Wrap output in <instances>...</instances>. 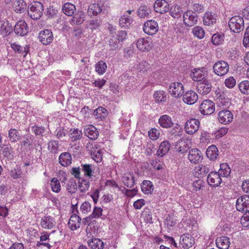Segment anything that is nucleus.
<instances>
[{"mask_svg":"<svg viewBox=\"0 0 249 249\" xmlns=\"http://www.w3.org/2000/svg\"><path fill=\"white\" fill-rule=\"evenodd\" d=\"M210 171V167L207 164H200L195 167L193 171L194 176L197 178L205 177Z\"/></svg>","mask_w":249,"mask_h":249,"instance_id":"nucleus-14","label":"nucleus"},{"mask_svg":"<svg viewBox=\"0 0 249 249\" xmlns=\"http://www.w3.org/2000/svg\"><path fill=\"white\" fill-rule=\"evenodd\" d=\"M170 94L175 98H178L181 96L184 92V87L179 82L172 83L169 88Z\"/></svg>","mask_w":249,"mask_h":249,"instance_id":"nucleus-9","label":"nucleus"},{"mask_svg":"<svg viewBox=\"0 0 249 249\" xmlns=\"http://www.w3.org/2000/svg\"><path fill=\"white\" fill-rule=\"evenodd\" d=\"M58 161L62 166L67 167L71 163L72 157L69 152H63L59 155Z\"/></svg>","mask_w":249,"mask_h":249,"instance_id":"nucleus-26","label":"nucleus"},{"mask_svg":"<svg viewBox=\"0 0 249 249\" xmlns=\"http://www.w3.org/2000/svg\"><path fill=\"white\" fill-rule=\"evenodd\" d=\"M0 148L1 150L2 156L9 159L11 154L13 152V148L10 145L0 144Z\"/></svg>","mask_w":249,"mask_h":249,"instance_id":"nucleus-44","label":"nucleus"},{"mask_svg":"<svg viewBox=\"0 0 249 249\" xmlns=\"http://www.w3.org/2000/svg\"><path fill=\"white\" fill-rule=\"evenodd\" d=\"M44 7L39 1L32 2L28 7V15L32 19L38 20L43 15Z\"/></svg>","mask_w":249,"mask_h":249,"instance_id":"nucleus-1","label":"nucleus"},{"mask_svg":"<svg viewBox=\"0 0 249 249\" xmlns=\"http://www.w3.org/2000/svg\"><path fill=\"white\" fill-rule=\"evenodd\" d=\"M62 11L66 15L72 16L76 12V7L74 4L67 2L62 6Z\"/></svg>","mask_w":249,"mask_h":249,"instance_id":"nucleus-34","label":"nucleus"},{"mask_svg":"<svg viewBox=\"0 0 249 249\" xmlns=\"http://www.w3.org/2000/svg\"><path fill=\"white\" fill-rule=\"evenodd\" d=\"M82 219H69L68 225L72 231L75 230L80 226Z\"/></svg>","mask_w":249,"mask_h":249,"instance_id":"nucleus-53","label":"nucleus"},{"mask_svg":"<svg viewBox=\"0 0 249 249\" xmlns=\"http://www.w3.org/2000/svg\"><path fill=\"white\" fill-rule=\"evenodd\" d=\"M203 22L206 25L211 26L216 23V18L214 14L211 12H206L203 17Z\"/></svg>","mask_w":249,"mask_h":249,"instance_id":"nucleus-36","label":"nucleus"},{"mask_svg":"<svg viewBox=\"0 0 249 249\" xmlns=\"http://www.w3.org/2000/svg\"><path fill=\"white\" fill-rule=\"evenodd\" d=\"M202 153L197 149L194 148L190 150L189 152L188 158L192 163L196 164L199 163L202 160Z\"/></svg>","mask_w":249,"mask_h":249,"instance_id":"nucleus-22","label":"nucleus"},{"mask_svg":"<svg viewBox=\"0 0 249 249\" xmlns=\"http://www.w3.org/2000/svg\"><path fill=\"white\" fill-rule=\"evenodd\" d=\"M238 88L240 91L244 94H249V81L244 80L238 84Z\"/></svg>","mask_w":249,"mask_h":249,"instance_id":"nucleus-49","label":"nucleus"},{"mask_svg":"<svg viewBox=\"0 0 249 249\" xmlns=\"http://www.w3.org/2000/svg\"><path fill=\"white\" fill-rule=\"evenodd\" d=\"M8 138L11 142H16L20 138L18 131L15 128H11L8 131Z\"/></svg>","mask_w":249,"mask_h":249,"instance_id":"nucleus-42","label":"nucleus"},{"mask_svg":"<svg viewBox=\"0 0 249 249\" xmlns=\"http://www.w3.org/2000/svg\"><path fill=\"white\" fill-rule=\"evenodd\" d=\"M213 72L218 76L225 75L229 70V64L224 61H218L213 66Z\"/></svg>","mask_w":249,"mask_h":249,"instance_id":"nucleus-5","label":"nucleus"},{"mask_svg":"<svg viewBox=\"0 0 249 249\" xmlns=\"http://www.w3.org/2000/svg\"><path fill=\"white\" fill-rule=\"evenodd\" d=\"M206 155L210 160H215L218 155V150L216 146L214 145L209 146L206 150Z\"/></svg>","mask_w":249,"mask_h":249,"instance_id":"nucleus-37","label":"nucleus"},{"mask_svg":"<svg viewBox=\"0 0 249 249\" xmlns=\"http://www.w3.org/2000/svg\"><path fill=\"white\" fill-rule=\"evenodd\" d=\"M119 41L114 36L112 35L109 41V45L110 49L112 50H115L121 47V45L120 46Z\"/></svg>","mask_w":249,"mask_h":249,"instance_id":"nucleus-56","label":"nucleus"},{"mask_svg":"<svg viewBox=\"0 0 249 249\" xmlns=\"http://www.w3.org/2000/svg\"><path fill=\"white\" fill-rule=\"evenodd\" d=\"M107 109L102 107H100L94 111V116L95 118L100 121L105 119L107 116Z\"/></svg>","mask_w":249,"mask_h":249,"instance_id":"nucleus-39","label":"nucleus"},{"mask_svg":"<svg viewBox=\"0 0 249 249\" xmlns=\"http://www.w3.org/2000/svg\"><path fill=\"white\" fill-rule=\"evenodd\" d=\"M77 189V184L75 181H69L67 184V189L71 194L75 192Z\"/></svg>","mask_w":249,"mask_h":249,"instance_id":"nucleus-63","label":"nucleus"},{"mask_svg":"<svg viewBox=\"0 0 249 249\" xmlns=\"http://www.w3.org/2000/svg\"><path fill=\"white\" fill-rule=\"evenodd\" d=\"M133 18L129 15H123L119 20V24L121 28H128L133 22Z\"/></svg>","mask_w":249,"mask_h":249,"instance_id":"nucleus-30","label":"nucleus"},{"mask_svg":"<svg viewBox=\"0 0 249 249\" xmlns=\"http://www.w3.org/2000/svg\"><path fill=\"white\" fill-rule=\"evenodd\" d=\"M51 185L53 192L58 193L60 191V182L56 178H53L52 179Z\"/></svg>","mask_w":249,"mask_h":249,"instance_id":"nucleus-60","label":"nucleus"},{"mask_svg":"<svg viewBox=\"0 0 249 249\" xmlns=\"http://www.w3.org/2000/svg\"><path fill=\"white\" fill-rule=\"evenodd\" d=\"M81 171L83 172L84 175L90 177L92 176L93 171L91 165L89 164H82L81 165Z\"/></svg>","mask_w":249,"mask_h":249,"instance_id":"nucleus-58","label":"nucleus"},{"mask_svg":"<svg viewBox=\"0 0 249 249\" xmlns=\"http://www.w3.org/2000/svg\"><path fill=\"white\" fill-rule=\"evenodd\" d=\"M224 35L219 33L213 35L211 38L212 43L214 45H219L224 41Z\"/></svg>","mask_w":249,"mask_h":249,"instance_id":"nucleus-50","label":"nucleus"},{"mask_svg":"<svg viewBox=\"0 0 249 249\" xmlns=\"http://www.w3.org/2000/svg\"><path fill=\"white\" fill-rule=\"evenodd\" d=\"M12 32V28L8 22H3L0 26V34L3 36H7Z\"/></svg>","mask_w":249,"mask_h":249,"instance_id":"nucleus-46","label":"nucleus"},{"mask_svg":"<svg viewBox=\"0 0 249 249\" xmlns=\"http://www.w3.org/2000/svg\"><path fill=\"white\" fill-rule=\"evenodd\" d=\"M41 220L40 224L43 228L51 229L55 225V223L53 221V219H41Z\"/></svg>","mask_w":249,"mask_h":249,"instance_id":"nucleus-55","label":"nucleus"},{"mask_svg":"<svg viewBox=\"0 0 249 249\" xmlns=\"http://www.w3.org/2000/svg\"><path fill=\"white\" fill-rule=\"evenodd\" d=\"M237 211L244 213L249 209V195H244L239 197L236 202Z\"/></svg>","mask_w":249,"mask_h":249,"instance_id":"nucleus-13","label":"nucleus"},{"mask_svg":"<svg viewBox=\"0 0 249 249\" xmlns=\"http://www.w3.org/2000/svg\"><path fill=\"white\" fill-rule=\"evenodd\" d=\"M207 73V71L205 68H196L192 71L190 76L194 81L202 82L207 79L205 78Z\"/></svg>","mask_w":249,"mask_h":249,"instance_id":"nucleus-11","label":"nucleus"},{"mask_svg":"<svg viewBox=\"0 0 249 249\" xmlns=\"http://www.w3.org/2000/svg\"><path fill=\"white\" fill-rule=\"evenodd\" d=\"M205 182L200 179H198L194 181L192 184L194 190L195 191H197L200 190L203 187H204Z\"/></svg>","mask_w":249,"mask_h":249,"instance_id":"nucleus-64","label":"nucleus"},{"mask_svg":"<svg viewBox=\"0 0 249 249\" xmlns=\"http://www.w3.org/2000/svg\"><path fill=\"white\" fill-rule=\"evenodd\" d=\"M104 6L99 3H93L89 6L88 10V14L90 16H97L103 10Z\"/></svg>","mask_w":249,"mask_h":249,"instance_id":"nucleus-28","label":"nucleus"},{"mask_svg":"<svg viewBox=\"0 0 249 249\" xmlns=\"http://www.w3.org/2000/svg\"><path fill=\"white\" fill-rule=\"evenodd\" d=\"M217 118L219 123L227 124L232 121L233 116L229 110L223 109L218 112Z\"/></svg>","mask_w":249,"mask_h":249,"instance_id":"nucleus-12","label":"nucleus"},{"mask_svg":"<svg viewBox=\"0 0 249 249\" xmlns=\"http://www.w3.org/2000/svg\"><path fill=\"white\" fill-rule=\"evenodd\" d=\"M107 69V64L103 61H99L95 65V71L100 75L104 74Z\"/></svg>","mask_w":249,"mask_h":249,"instance_id":"nucleus-52","label":"nucleus"},{"mask_svg":"<svg viewBox=\"0 0 249 249\" xmlns=\"http://www.w3.org/2000/svg\"><path fill=\"white\" fill-rule=\"evenodd\" d=\"M193 33L194 35L199 39L204 37L205 32L204 29L199 26H196L193 29Z\"/></svg>","mask_w":249,"mask_h":249,"instance_id":"nucleus-57","label":"nucleus"},{"mask_svg":"<svg viewBox=\"0 0 249 249\" xmlns=\"http://www.w3.org/2000/svg\"><path fill=\"white\" fill-rule=\"evenodd\" d=\"M159 123L161 127L165 128H171L174 125L171 117L166 114L161 115L160 117Z\"/></svg>","mask_w":249,"mask_h":249,"instance_id":"nucleus-25","label":"nucleus"},{"mask_svg":"<svg viewBox=\"0 0 249 249\" xmlns=\"http://www.w3.org/2000/svg\"><path fill=\"white\" fill-rule=\"evenodd\" d=\"M195 244V239L189 233L183 234L180 236L179 246L183 249H188Z\"/></svg>","mask_w":249,"mask_h":249,"instance_id":"nucleus-15","label":"nucleus"},{"mask_svg":"<svg viewBox=\"0 0 249 249\" xmlns=\"http://www.w3.org/2000/svg\"><path fill=\"white\" fill-rule=\"evenodd\" d=\"M229 26L231 30L234 33H240L244 28V21L242 17L235 16L229 21Z\"/></svg>","mask_w":249,"mask_h":249,"instance_id":"nucleus-2","label":"nucleus"},{"mask_svg":"<svg viewBox=\"0 0 249 249\" xmlns=\"http://www.w3.org/2000/svg\"><path fill=\"white\" fill-rule=\"evenodd\" d=\"M11 47L16 53L21 54L25 53V54L24 55V57L26 56L27 52L29 51L28 48H26V47H22L15 43H12L11 44Z\"/></svg>","mask_w":249,"mask_h":249,"instance_id":"nucleus-51","label":"nucleus"},{"mask_svg":"<svg viewBox=\"0 0 249 249\" xmlns=\"http://www.w3.org/2000/svg\"><path fill=\"white\" fill-rule=\"evenodd\" d=\"M85 135L92 140H96L99 137V132L97 129L93 125H87L84 127Z\"/></svg>","mask_w":249,"mask_h":249,"instance_id":"nucleus-19","label":"nucleus"},{"mask_svg":"<svg viewBox=\"0 0 249 249\" xmlns=\"http://www.w3.org/2000/svg\"><path fill=\"white\" fill-rule=\"evenodd\" d=\"M155 11L160 14H164L169 10V4L165 0H157L154 4Z\"/></svg>","mask_w":249,"mask_h":249,"instance_id":"nucleus-21","label":"nucleus"},{"mask_svg":"<svg viewBox=\"0 0 249 249\" xmlns=\"http://www.w3.org/2000/svg\"><path fill=\"white\" fill-rule=\"evenodd\" d=\"M170 14L174 18H177L180 17L182 11L181 8L178 5H174L170 9Z\"/></svg>","mask_w":249,"mask_h":249,"instance_id":"nucleus-48","label":"nucleus"},{"mask_svg":"<svg viewBox=\"0 0 249 249\" xmlns=\"http://www.w3.org/2000/svg\"><path fill=\"white\" fill-rule=\"evenodd\" d=\"M215 243L217 247L220 249H228L230 245V239L227 236L218 237Z\"/></svg>","mask_w":249,"mask_h":249,"instance_id":"nucleus-31","label":"nucleus"},{"mask_svg":"<svg viewBox=\"0 0 249 249\" xmlns=\"http://www.w3.org/2000/svg\"><path fill=\"white\" fill-rule=\"evenodd\" d=\"M14 32L19 36L26 35L29 32V28L26 22L23 20L18 21L15 25Z\"/></svg>","mask_w":249,"mask_h":249,"instance_id":"nucleus-16","label":"nucleus"},{"mask_svg":"<svg viewBox=\"0 0 249 249\" xmlns=\"http://www.w3.org/2000/svg\"><path fill=\"white\" fill-rule=\"evenodd\" d=\"M143 30L148 35H155L159 30L158 23L154 20H148L144 23Z\"/></svg>","mask_w":249,"mask_h":249,"instance_id":"nucleus-8","label":"nucleus"},{"mask_svg":"<svg viewBox=\"0 0 249 249\" xmlns=\"http://www.w3.org/2000/svg\"><path fill=\"white\" fill-rule=\"evenodd\" d=\"M200 126V122L198 120L191 118L188 120L184 125V130L186 133L189 135L196 133Z\"/></svg>","mask_w":249,"mask_h":249,"instance_id":"nucleus-3","label":"nucleus"},{"mask_svg":"<svg viewBox=\"0 0 249 249\" xmlns=\"http://www.w3.org/2000/svg\"><path fill=\"white\" fill-rule=\"evenodd\" d=\"M67 130L63 127L59 126L56 128L54 131V135L58 139H61L66 135Z\"/></svg>","mask_w":249,"mask_h":249,"instance_id":"nucleus-62","label":"nucleus"},{"mask_svg":"<svg viewBox=\"0 0 249 249\" xmlns=\"http://www.w3.org/2000/svg\"><path fill=\"white\" fill-rule=\"evenodd\" d=\"M183 22L188 27H192L197 22L198 16L193 11H187L183 14Z\"/></svg>","mask_w":249,"mask_h":249,"instance_id":"nucleus-7","label":"nucleus"},{"mask_svg":"<svg viewBox=\"0 0 249 249\" xmlns=\"http://www.w3.org/2000/svg\"><path fill=\"white\" fill-rule=\"evenodd\" d=\"M142 191L145 194H151L154 190L152 182L149 180H144L141 185Z\"/></svg>","mask_w":249,"mask_h":249,"instance_id":"nucleus-43","label":"nucleus"},{"mask_svg":"<svg viewBox=\"0 0 249 249\" xmlns=\"http://www.w3.org/2000/svg\"><path fill=\"white\" fill-rule=\"evenodd\" d=\"M212 85L211 82L208 80H204L197 86V91L201 95H206L212 90Z\"/></svg>","mask_w":249,"mask_h":249,"instance_id":"nucleus-20","label":"nucleus"},{"mask_svg":"<svg viewBox=\"0 0 249 249\" xmlns=\"http://www.w3.org/2000/svg\"><path fill=\"white\" fill-rule=\"evenodd\" d=\"M86 148L90 153L91 156L96 162L101 161L102 160V153L100 149H98L96 145L89 142L87 144Z\"/></svg>","mask_w":249,"mask_h":249,"instance_id":"nucleus-6","label":"nucleus"},{"mask_svg":"<svg viewBox=\"0 0 249 249\" xmlns=\"http://www.w3.org/2000/svg\"><path fill=\"white\" fill-rule=\"evenodd\" d=\"M89 246L92 249H103L104 243L102 240L98 238H92L88 242Z\"/></svg>","mask_w":249,"mask_h":249,"instance_id":"nucleus-35","label":"nucleus"},{"mask_svg":"<svg viewBox=\"0 0 249 249\" xmlns=\"http://www.w3.org/2000/svg\"><path fill=\"white\" fill-rule=\"evenodd\" d=\"M199 111L203 115H211L215 111V104L209 99L204 100L200 106Z\"/></svg>","mask_w":249,"mask_h":249,"instance_id":"nucleus-4","label":"nucleus"},{"mask_svg":"<svg viewBox=\"0 0 249 249\" xmlns=\"http://www.w3.org/2000/svg\"><path fill=\"white\" fill-rule=\"evenodd\" d=\"M198 95L193 90L188 91L183 96V100L184 103L188 105L195 104L198 100Z\"/></svg>","mask_w":249,"mask_h":249,"instance_id":"nucleus-23","label":"nucleus"},{"mask_svg":"<svg viewBox=\"0 0 249 249\" xmlns=\"http://www.w3.org/2000/svg\"><path fill=\"white\" fill-rule=\"evenodd\" d=\"M58 10L53 6H49L46 11V16L50 18H54L57 17Z\"/></svg>","mask_w":249,"mask_h":249,"instance_id":"nucleus-59","label":"nucleus"},{"mask_svg":"<svg viewBox=\"0 0 249 249\" xmlns=\"http://www.w3.org/2000/svg\"><path fill=\"white\" fill-rule=\"evenodd\" d=\"M221 177L216 172H210L207 177L208 184L213 187L218 186L222 182Z\"/></svg>","mask_w":249,"mask_h":249,"instance_id":"nucleus-18","label":"nucleus"},{"mask_svg":"<svg viewBox=\"0 0 249 249\" xmlns=\"http://www.w3.org/2000/svg\"><path fill=\"white\" fill-rule=\"evenodd\" d=\"M122 181L125 186L132 188L135 184V176L131 172L124 173L123 176Z\"/></svg>","mask_w":249,"mask_h":249,"instance_id":"nucleus-24","label":"nucleus"},{"mask_svg":"<svg viewBox=\"0 0 249 249\" xmlns=\"http://www.w3.org/2000/svg\"><path fill=\"white\" fill-rule=\"evenodd\" d=\"M39 41L43 45L50 44L53 40V32L49 29L41 30L38 34Z\"/></svg>","mask_w":249,"mask_h":249,"instance_id":"nucleus-10","label":"nucleus"},{"mask_svg":"<svg viewBox=\"0 0 249 249\" xmlns=\"http://www.w3.org/2000/svg\"><path fill=\"white\" fill-rule=\"evenodd\" d=\"M190 147V144L187 140H180L177 142L175 148L177 151L181 154L186 153Z\"/></svg>","mask_w":249,"mask_h":249,"instance_id":"nucleus-27","label":"nucleus"},{"mask_svg":"<svg viewBox=\"0 0 249 249\" xmlns=\"http://www.w3.org/2000/svg\"><path fill=\"white\" fill-rule=\"evenodd\" d=\"M154 97L156 103L165 102L166 101V94L163 90H159L155 92Z\"/></svg>","mask_w":249,"mask_h":249,"instance_id":"nucleus-45","label":"nucleus"},{"mask_svg":"<svg viewBox=\"0 0 249 249\" xmlns=\"http://www.w3.org/2000/svg\"><path fill=\"white\" fill-rule=\"evenodd\" d=\"M26 3L23 0H16L14 3L15 11L17 13H22L26 9Z\"/></svg>","mask_w":249,"mask_h":249,"instance_id":"nucleus-38","label":"nucleus"},{"mask_svg":"<svg viewBox=\"0 0 249 249\" xmlns=\"http://www.w3.org/2000/svg\"><path fill=\"white\" fill-rule=\"evenodd\" d=\"M136 44L138 49L142 52L149 51L152 47V41L148 38H139Z\"/></svg>","mask_w":249,"mask_h":249,"instance_id":"nucleus-17","label":"nucleus"},{"mask_svg":"<svg viewBox=\"0 0 249 249\" xmlns=\"http://www.w3.org/2000/svg\"><path fill=\"white\" fill-rule=\"evenodd\" d=\"M10 174L11 177L14 179H17L21 177L22 172L19 166H16L15 168L11 170Z\"/></svg>","mask_w":249,"mask_h":249,"instance_id":"nucleus-61","label":"nucleus"},{"mask_svg":"<svg viewBox=\"0 0 249 249\" xmlns=\"http://www.w3.org/2000/svg\"><path fill=\"white\" fill-rule=\"evenodd\" d=\"M98 226L96 220L90 222L86 229L87 235L88 237L91 238L97 233Z\"/></svg>","mask_w":249,"mask_h":249,"instance_id":"nucleus-29","label":"nucleus"},{"mask_svg":"<svg viewBox=\"0 0 249 249\" xmlns=\"http://www.w3.org/2000/svg\"><path fill=\"white\" fill-rule=\"evenodd\" d=\"M170 143L168 141L162 142L159 146V149L157 152V155L159 157H162L170 150Z\"/></svg>","mask_w":249,"mask_h":249,"instance_id":"nucleus-33","label":"nucleus"},{"mask_svg":"<svg viewBox=\"0 0 249 249\" xmlns=\"http://www.w3.org/2000/svg\"><path fill=\"white\" fill-rule=\"evenodd\" d=\"M231 172V169L229 165L226 163H223L220 164V168L218 173L222 177H228Z\"/></svg>","mask_w":249,"mask_h":249,"instance_id":"nucleus-41","label":"nucleus"},{"mask_svg":"<svg viewBox=\"0 0 249 249\" xmlns=\"http://www.w3.org/2000/svg\"><path fill=\"white\" fill-rule=\"evenodd\" d=\"M58 142L57 141L52 140L48 142V148L53 153H57L58 152Z\"/></svg>","mask_w":249,"mask_h":249,"instance_id":"nucleus-54","label":"nucleus"},{"mask_svg":"<svg viewBox=\"0 0 249 249\" xmlns=\"http://www.w3.org/2000/svg\"><path fill=\"white\" fill-rule=\"evenodd\" d=\"M82 132L76 128H71L68 132V135L71 140L73 142H77L82 137Z\"/></svg>","mask_w":249,"mask_h":249,"instance_id":"nucleus-32","label":"nucleus"},{"mask_svg":"<svg viewBox=\"0 0 249 249\" xmlns=\"http://www.w3.org/2000/svg\"><path fill=\"white\" fill-rule=\"evenodd\" d=\"M85 15L82 11H78L73 16L71 19V22L74 24L80 25L83 23L85 20Z\"/></svg>","mask_w":249,"mask_h":249,"instance_id":"nucleus-40","label":"nucleus"},{"mask_svg":"<svg viewBox=\"0 0 249 249\" xmlns=\"http://www.w3.org/2000/svg\"><path fill=\"white\" fill-rule=\"evenodd\" d=\"M150 13V9L146 5L141 6L137 11L138 15L141 18L148 17Z\"/></svg>","mask_w":249,"mask_h":249,"instance_id":"nucleus-47","label":"nucleus"}]
</instances>
